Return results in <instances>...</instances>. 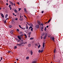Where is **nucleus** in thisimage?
Here are the masks:
<instances>
[{"label":"nucleus","mask_w":63,"mask_h":63,"mask_svg":"<svg viewBox=\"0 0 63 63\" xmlns=\"http://www.w3.org/2000/svg\"><path fill=\"white\" fill-rule=\"evenodd\" d=\"M45 43H43V47H42L41 48V49H43L44 48V47H45Z\"/></svg>","instance_id":"obj_1"},{"label":"nucleus","mask_w":63,"mask_h":63,"mask_svg":"<svg viewBox=\"0 0 63 63\" xmlns=\"http://www.w3.org/2000/svg\"><path fill=\"white\" fill-rule=\"evenodd\" d=\"M13 32H14V31L12 30L10 32V34H11V35H13Z\"/></svg>","instance_id":"obj_2"},{"label":"nucleus","mask_w":63,"mask_h":63,"mask_svg":"<svg viewBox=\"0 0 63 63\" xmlns=\"http://www.w3.org/2000/svg\"><path fill=\"white\" fill-rule=\"evenodd\" d=\"M31 26H30V27L29 28V29H30V28H32V27L33 26V25H32V24H31Z\"/></svg>","instance_id":"obj_3"},{"label":"nucleus","mask_w":63,"mask_h":63,"mask_svg":"<svg viewBox=\"0 0 63 63\" xmlns=\"http://www.w3.org/2000/svg\"><path fill=\"white\" fill-rule=\"evenodd\" d=\"M37 23H38V25H41V22L39 21L38 20L37 21Z\"/></svg>","instance_id":"obj_4"},{"label":"nucleus","mask_w":63,"mask_h":63,"mask_svg":"<svg viewBox=\"0 0 63 63\" xmlns=\"http://www.w3.org/2000/svg\"><path fill=\"white\" fill-rule=\"evenodd\" d=\"M24 11L25 12V13H28V12H27V10H26V8H24Z\"/></svg>","instance_id":"obj_5"},{"label":"nucleus","mask_w":63,"mask_h":63,"mask_svg":"<svg viewBox=\"0 0 63 63\" xmlns=\"http://www.w3.org/2000/svg\"><path fill=\"white\" fill-rule=\"evenodd\" d=\"M35 27L37 28H39V25H36Z\"/></svg>","instance_id":"obj_6"},{"label":"nucleus","mask_w":63,"mask_h":63,"mask_svg":"<svg viewBox=\"0 0 63 63\" xmlns=\"http://www.w3.org/2000/svg\"><path fill=\"white\" fill-rule=\"evenodd\" d=\"M17 37L19 40H21V37H20V36L19 35L18 36H17Z\"/></svg>","instance_id":"obj_7"},{"label":"nucleus","mask_w":63,"mask_h":63,"mask_svg":"<svg viewBox=\"0 0 63 63\" xmlns=\"http://www.w3.org/2000/svg\"><path fill=\"white\" fill-rule=\"evenodd\" d=\"M14 11L15 13H17V11L16 9H15L14 10Z\"/></svg>","instance_id":"obj_8"},{"label":"nucleus","mask_w":63,"mask_h":63,"mask_svg":"<svg viewBox=\"0 0 63 63\" xmlns=\"http://www.w3.org/2000/svg\"><path fill=\"white\" fill-rule=\"evenodd\" d=\"M9 2L10 4H12V5H14V4L12 2L10 1H9Z\"/></svg>","instance_id":"obj_9"},{"label":"nucleus","mask_w":63,"mask_h":63,"mask_svg":"<svg viewBox=\"0 0 63 63\" xmlns=\"http://www.w3.org/2000/svg\"><path fill=\"white\" fill-rule=\"evenodd\" d=\"M23 36V34H21L20 35V37L21 38H22V37Z\"/></svg>","instance_id":"obj_10"},{"label":"nucleus","mask_w":63,"mask_h":63,"mask_svg":"<svg viewBox=\"0 0 63 63\" xmlns=\"http://www.w3.org/2000/svg\"><path fill=\"white\" fill-rule=\"evenodd\" d=\"M32 63H37V62L35 61H33Z\"/></svg>","instance_id":"obj_11"},{"label":"nucleus","mask_w":63,"mask_h":63,"mask_svg":"<svg viewBox=\"0 0 63 63\" xmlns=\"http://www.w3.org/2000/svg\"><path fill=\"white\" fill-rule=\"evenodd\" d=\"M20 42L21 43V44H23V40H21L20 41Z\"/></svg>","instance_id":"obj_12"},{"label":"nucleus","mask_w":63,"mask_h":63,"mask_svg":"<svg viewBox=\"0 0 63 63\" xmlns=\"http://www.w3.org/2000/svg\"><path fill=\"white\" fill-rule=\"evenodd\" d=\"M31 44H29L28 45V47H31Z\"/></svg>","instance_id":"obj_13"},{"label":"nucleus","mask_w":63,"mask_h":63,"mask_svg":"<svg viewBox=\"0 0 63 63\" xmlns=\"http://www.w3.org/2000/svg\"><path fill=\"white\" fill-rule=\"evenodd\" d=\"M22 44L21 43V44H18V46H19V47H20L21 46V45H22Z\"/></svg>","instance_id":"obj_14"},{"label":"nucleus","mask_w":63,"mask_h":63,"mask_svg":"<svg viewBox=\"0 0 63 63\" xmlns=\"http://www.w3.org/2000/svg\"><path fill=\"white\" fill-rule=\"evenodd\" d=\"M47 33H46L45 34V36L47 37Z\"/></svg>","instance_id":"obj_15"},{"label":"nucleus","mask_w":63,"mask_h":63,"mask_svg":"<svg viewBox=\"0 0 63 63\" xmlns=\"http://www.w3.org/2000/svg\"><path fill=\"white\" fill-rule=\"evenodd\" d=\"M52 40H53V41H54V37L52 38Z\"/></svg>","instance_id":"obj_16"},{"label":"nucleus","mask_w":63,"mask_h":63,"mask_svg":"<svg viewBox=\"0 0 63 63\" xmlns=\"http://www.w3.org/2000/svg\"><path fill=\"white\" fill-rule=\"evenodd\" d=\"M31 55H32L33 54V52L32 51V50L31 51Z\"/></svg>","instance_id":"obj_17"},{"label":"nucleus","mask_w":63,"mask_h":63,"mask_svg":"<svg viewBox=\"0 0 63 63\" xmlns=\"http://www.w3.org/2000/svg\"><path fill=\"white\" fill-rule=\"evenodd\" d=\"M23 19H24L23 18H21L20 19V20L21 21H22L23 20Z\"/></svg>","instance_id":"obj_18"},{"label":"nucleus","mask_w":63,"mask_h":63,"mask_svg":"<svg viewBox=\"0 0 63 63\" xmlns=\"http://www.w3.org/2000/svg\"><path fill=\"white\" fill-rule=\"evenodd\" d=\"M34 39V38L31 37L30 38V40H33Z\"/></svg>","instance_id":"obj_19"},{"label":"nucleus","mask_w":63,"mask_h":63,"mask_svg":"<svg viewBox=\"0 0 63 63\" xmlns=\"http://www.w3.org/2000/svg\"><path fill=\"white\" fill-rule=\"evenodd\" d=\"M9 28H11L12 27V26L11 25H10L9 26Z\"/></svg>","instance_id":"obj_20"},{"label":"nucleus","mask_w":63,"mask_h":63,"mask_svg":"<svg viewBox=\"0 0 63 63\" xmlns=\"http://www.w3.org/2000/svg\"><path fill=\"white\" fill-rule=\"evenodd\" d=\"M24 35L25 37V38H27V35H26L25 34Z\"/></svg>","instance_id":"obj_21"},{"label":"nucleus","mask_w":63,"mask_h":63,"mask_svg":"<svg viewBox=\"0 0 63 63\" xmlns=\"http://www.w3.org/2000/svg\"><path fill=\"white\" fill-rule=\"evenodd\" d=\"M40 47H41V45H39V46L38 47V48H40Z\"/></svg>","instance_id":"obj_22"},{"label":"nucleus","mask_w":63,"mask_h":63,"mask_svg":"<svg viewBox=\"0 0 63 63\" xmlns=\"http://www.w3.org/2000/svg\"><path fill=\"white\" fill-rule=\"evenodd\" d=\"M46 38H47V37L46 36H45L43 38V39H46Z\"/></svg>","instance_id":"obj_23"},{"label":"nucleus","mask_w":63,"mask_h":63,"mask_svg":"<svg viewBox=\"0 0 63 63\" xmlns=\"http://www.w3.org/2000/svg\"><path fill=\"white\" fill-rule=\"evenodd\" d=\"M26 59L27 60L29 59V57H26Z\"/></svg>","instance_id":"obj_24"},{"label":"nucleus","mask_w":63,"mask_h":63,"mask_svg":"<svg viewBox=\"0 0 63 63\" xmlns=\"http://www.w3.org/2000/svg\"><path fill=\"white\" fill-rule=\"evenodd\" d=\"M14 48L15 49H16L17 48V47L16 46H15L14 47Z\"/></svg>","instance_id":"obj_25"},{"label":"nucleus","mask_w":63,"mask_h":63,"mask_svg":"<svg viewBox=\"0 0 63 63\" xmlns=\"http://www.w3.org/2000/svg\"><path fill=\"white\" fill-rule=\"evenodd\" d=\"M27 23L28 25H31V24H29L28 22H27Z\"/></svg>","instance_id":"obj_26"},{"label":"nucleus","mask_w":63,"mask_h":63,"mask_svg":"<svg viewBox=\"0 0 63 63\" xmlns=\"http://www.w3.org/2000/svg\"><path fill=\"white\" fill-rule=\"evenodd\" d=\"M20 34H23V32H20Z\"/></svg>","instance_id":"obj_27"},{"label":"nucleus","mask_w":63,"mask_h":63,"mask_svg":"<svg viewBox=\"0 0 63 63\" xmlns=\"http://www.w3.org/2000/svg\"><path fill=\"white\" fill-rule=\"evenodd\" d=\"M44 30L45 31H46V30H47V28H46V27H45V29H44Z\"/></svg>","instance_id":"obj_28"},{"label":"nucleus","mask_w":63,"mask_h":63,"mask_svg":"<svg viewBox=\"0 0 63 63\" xmlns=\"http://www.w3.org/2000/svg\"><path fill=\"white\" fill-rule=\"evenodd\" d=\"M19 26L20 28H22V27H21V26H20V25H19Z\"/></svg>","instance_id":"obj_29"},{"label":"nucleus","mask_w":63,"mask_h":63,"mask_svg":"<svg viewBox=\"0 0 63 63\" xmlns=\"http://www.w3.org/2000/svg\"><path fill=\"white\" fill-rule=\"evenodd\" d=\"M11 5L10 4V5H9V6H8V7H9V8H11Z\"/></svg>","instance_id":"obj_30"},{"label":"nucleus","mask_w":63,"mask_h":63,"mask_svg":"<svg viewBox=\"0 0 63 63\" xmlns=\"http://www.w3.org/2000/svg\"><path fill=\"white\" fill-rule=\"evenodd\" d=\"M55 52H56V49H55L54 50V53H55Z\"/></svg>","instance_id":"obj_31"},{"label":"nucleus","mask_w":63,"mask_h":63,"mask_svg":"<svg viewBox=\"0 0 63 63\" xmlns=\"http://www.w3.org/2000/svg\"><path fill=\"white\" fill-rule=\"evenodd\" d=\"M44 27L43 26V27H41V30H43V28Z\"/></svg>","instance_id":"obj_32"},{"label":"nucleus","mask_w":63,"mask_h":63,"mask_svg":"<svg viewBox=\"0 0 63 63\" xmlns=\"http://www.w3.org/2000/svg\"><path fill=\"white\" fill-rule=\"evenodd\" d=\"M4 23H6V20H5L4 21Z\"/></svg>","instance_id":"obj_33"},{"label":"nucleus","mask_w":63,"mask_h":63,"mask_svg":"<svg viewBox=\"0 0 63 63\" xmlns=\"http://www.w3.org/2000/svg\"><path fill=\"white\" fill-rule=\"evenodd\" d=\"M27 42H24V43H23V44H27Z\"/></svg>","instance_id":"obj_34"},{"label":"nucleus","mask_w":63,"mask_h":63,"mask_svg":"<svg viewBox=\"0 0 63 63\" xmlns=\"http://www.w3.org/2000/svg\"><path fill=\"white\" fill-rule=\"evenodd\" d=\"M21 29H23V30H24L25 29V28H21Z\"/></svg>","instance_id":"obj_35"},{"label":"nucleus","mask_w":63,"mask_h":63,"mask_svg":"<svg viewBox=\"0 0 63 63\" xmlns=\"http://www.w3.org/2000/svg\"><path fill=\"white\" fill-rule=\"evenodd\" d=\"M50 20H49L48 21V23H49V22H50Z\"/></svg>","instance_id":"obj_36"},{"label":"nucleus","mask_w":63,"mask_h":63,"mask_svg":"<svg viewBox=\"0 0 63 63\" xmlns=\"http://www.w3.org/2000/svg\"><path fill=\"white\" fill-rule=\"evenodd\" d=\"M8 16V14H6L5 15V16H6L7 17V16Z\"/></svg>","instance_id":"obj_37"},{"label":"nucleus","mask_w":63,"mask_h":63,"mask_svg":"<svg viewBox=\"0 0 63 63\" xmlns=\"http://www.w3.org/2000/svg\"><path fill=\"white\" fill-rule=\"evenodd\" d=\"M35 46H38V44L37 43L35 44Z\"/></svg>","instance_id":"obj_38"},{"label":"nucleus","mask_w":63,"mask_h":63,"mask_svg":"<svg viewBox=\"0 0 63 63\" xmlns=\"http://www.w3.org/2000/svg\"><path fill=\"white\" fill-rule=\"evenodd\" d=\"M43 52V50H41V51H40V52H41V53H42V52Z\"/></svg>","instance_id":"obj_39"},{"label":"nucleus","mask_w":63,"mask_h":63,"mask_svg":"<svg viewBox=\"0 0 63 63\" xmlns=\"http://www.w3.org/2000/svg\"><path fill=\"white\" fill-rule=\"evenodd\" d=\"M19 10H18V11H20V10H21V8H19L18 9Z\"/></svg>","instance_id":"obj_40"},{"label":"nucleus","mask_w":63,"mask_h":63,"mask_svg":"<svg viewBox=\"0 0 63 63\" xmlns=\"http://www.w3.org/2000/svg\"><path fill=\"white\" fill-rule=\"evenodd\" d=\"M17 4H18V5H19L20 3H19V2H17Z\"/></svg>","instance_id":"obj_41"},{"label":"nucleus","mask_w":63,"mask_h":63,"mask_svg":"<svg viewBox=\"0 0 63 63\" xmlns=\"http://www.w3.org/2000/svg\"><path fill=\"white\" fill-rule=\"evenodd\" d=\"M17 19H18V18H16L15 19V20H17Z\"/></svg>","instance_id":"obj_42"},{"label":"nucleus","mask_w":63,"mask_h":63,"mask_svg":"<svg viewBox=\"0 0 63 63\" xmlns=\"http://www.w3.org/2000/svg\"><path fill=\"white\" fill-rule=\"evenodd\" d=\"M17 41H18V42H20V41L19 39H18L17 40Z\"/></svg>","instance_id":"obj_43"},{"label":"nucleus","mask_w":63,"mask_h":63,"mask_svg":"<svg viewBox=\"0 0 63 63\" xmlns=\"http://www.w3.org/2000/svg\"><path fill=\"white\" fill-rule=\"evenodd\" d=\"M38 51L39 52V53L41 52V50H39Z\"/></svg>","instance_id":"obj_44"},{"label":"nucleus","mask_w":63,"mask_h":63,"mask_svg":"<svg viewBox=\"0 0 63 63\" xmlns=\"http://www.w3.org/2000/svg\"><path fill=\"white\" fill-rule=\"evenodd\" d=\"M44 12V11H42L41 12V13L42 14H43Z\"/></svg>","instance_id":"obj_45"},{"label":"nucleus","mask_w":63,"mask_h":63,"mask_svg":"<svg viewBox=\"0 0 63 63\" xmlns=\"http://www.w3.org/2000/svg\"><path fill=\"white\" fill-rule=\"evenodd\" d=\"M3 59V58H2V57H1V60H2Z\"/></svg>","instance_id":"obj_46"},{"label":"nucleus","mask_w":63,"mask_h":63,"mask_svg":"<svg viewBox=\"0 0 63 63\" xmlns=\"http://www.w3.org/2000/svg\"><path fill=\"white\" fill-rule=\"evenodd\" d=\"M41 26H43V25H44V24L42 23H41Z\"/></svg>","instance_id":"obj_47"},{"label":"nucleus","mask_w":63,"mask_h":63,"mask_svg":"<svg viewBox=\"0 0 63 63\" xmlns=\"http://www.w3.org/2000/svg\"><path fill=\"white\" fill-rule=\"evenodd\" d=\"M31 31H33V28H32L31 29Z\"/></svg>","instance_id":"obj_48"},{"label":"nucleus","mask_w":63,"mask_h":63,"mask_svg":"<svg viewBox=\"0 0 63 63\" xmlns=\"http://www.w3.org/2000/svg\"><path fill=\"white\" fill-rule=\"evenodd\" d=\"M8 3H6V5H7V6H8Z\"/></svg>","instance_id":"obj_49"},{"label":"nucleus","mask_w":63,"mask_h":63,"mask_svg":"<svg viewBox=\"0 0 63 63\" xmlns=\"http://www.w3.org/2000/svg\"><path fill=\"white\" fill-rule=\"evenodd\" d=\"M1 16L2 17H3V18H4V16L3 15L2 16Z\"/></svg>","instance_id":"obj_50"},{"label":"nucleus","mask_w":63,"mask_h":63,"mask_svg":"<svg viewBox=\"0 0 63 63\" xmlns=\"http://www.w3.org/2000/svg\"><path fill=\"white\" fill-rule=\"evenodd\" d=\"M11 52V51H8V53H10Z\"/></svg>","instance_id":"obj_51"},{"label":"nucleus","mask_w":63,"mask_h":63,"mask_svg":"<svg viewBox=\"0 0 63 63\" xmlns=\"http://www.w3.org/2000/svg\"><path fill=\"white\" fill-rule=\"evenodd\" d=\"M18 39L17 38H16V41H17Z\"/></svg>","instance_id":"obj_52"},{"label":"nucleus","mask_w":63,"mask_h":63,"mask_svg":"<svg viewBox=\"0 0 63 63\" xmlns=\"http://www.w3.org/2000/svg\"><path fill=\"white\" fill-rule=\"evenodd\" d=\"M17 31H19V29H17Z\"/></svg>","instance_id":"obj_53"},{"label":"nucleus","mask_w":63,"mask_h":63,"mask_svg":"<svg viewBox=\"0 0 63 63\" xmlns=\"http://www.w3.org/2000/svg\"><path fill=\"white\" fill-rule=\"evenodd\" d=\"M3 14L2 13H1V16H3Z\"/></svg>","instance_id":"obj_54"},{"label":"nucleus","mask_w":63,"mask_h":63,"mask_svg":"<svg viewBox=\"0 0 63 63\" xmlns=\"http://www.w3.org/2000/svg\"><path fill=\"white\" fill-rule=\"evenodd\" d=\"M26 29H28V26H27L26 27Z\"/></svg>","instance_id":"obj_55"},{"label":"nucleus","mask_w":63,"mask_h":63,"mask_svg":"<svg viewBox=\"0 0 63 63\" xmlns=\"http://www.w3.org/2000/svg\"><path fill=\"white\" fill-rule=\"evenodd\" d=\"M9 19V18H7L6 19V20H7V19Z\"/></svg>","instance_id":"obj_56"},{"label":"nucleus","mask_w":63,"mask_h":63,"mask_svg":"<svg viewBox=\"0 0 63 63\" xmlns=\"http://www.w3.org/2000/svg\"><path fill=\"white\" fill-rule=\"evenodd\" d=\"M16 61H18V59H16Z\"/></svg>","instance_id":"obj_57"},{"label":"nucleus","mask_w":63,"mask_h":63,"mask_svg":"<svg viewBox=\"0 0 63 63\" xmlns=\"http://www.w3.org/2000/svg\"><path fill=\"white\" fill-rule=\"evenodd\" d=\"M47 28H48V26H46Z\"/></svg>","instance_id":"obj_58"},{"label":"nucleus","mask_w":63,"mask_h":63,"mask_svg":"<svg viewBox=\"0 0 63 63\" xmlns=\"http://www.w3.org/2000/svg\"><path fill=\"white\" fill-rule=\"evenodd\" d=\"M41 39H43V37H42V36H41Z\"/></svg>","instance_id":"obj_59"},{"label":"nucleus","mask_w":63,"mask_h":63,"mask_svg":"<svg viewBox=\"0 0 63 63\" xmlns=\"http://www.w3.org/2000/svg\"><path fill=\"white\" fill-rule=\"evenodd\" d=\"M13 15L14 16H15V13H13Z\"/></svg>","instance_id":"obj_60"},{"label":"nucleus","mask_w":63,"mask_h":63,"mask_svg":"<svg viewBox=\"0 0 63 63\" xmlns=\"http://www.w3.org/2000/svg\"><path fill=\"white\" fill-rule=\"evenodd\" d=\"M53 58L54 59H55V57H54Z\"/></svg>","instance_id":"obj_61"},{"label":"nucleus","mask_w":63,"mask_h":63,"mask_svg":"<svg viewBox=\"0 0 63 63\" xmlns=\"http://www.w3.org/2000/svg\"><path fill=\"white\" fill-rule=\"evenodd\" d=\"M54 57H55V55H54Z\"/></svg>","instance_id":"obj_62"},{"label":"nucleus","mask_w":63,"mask_h":63,"mask_svg":"<svg viewBox=\"0 0 63 63\" xmlns=\"http://www.w3.org/2000/svg\"><path fill=\"white\" fill-rule=\"evenodd\" d=\"M29 35H30V34H31V33L30 32V33H29Z\"/></svg>","instance_id":"obj_63"},{"label":"nucleus","mask_w":63,"mask_h":63,"mask_svg":"<svg viewBox=\"0 0 63 63\" xmlns=\"http://www.w3.org/2000/svg\"><path fill=\"white\" fill-rule=\"evenodd\" d=\"M16 46H18V44H17L16 45Z\"/></svg>","instance_id":"obj_64"}]
</instances>
